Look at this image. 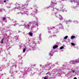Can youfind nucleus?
Instances as JSON below:
<instances>
[{
    "instance_id": "obj_1",
    "label": "nucleus",
    "mask_w": 79,
    "mask_h": 79,
    "mask_svg": "<svg viewBox=\"0 0 79 79\" xmlns=\"http://www.w3.org/2000/svg\"><path fill=\"white\" fill-rule=\"evenodd\" d=\"M54 2H56V0H53H53H52L51 4V10L53 11V13H52V15H55V16L56 18H58V16H59V14L58 13V12L59 11L58 10V9H56V8H54L53 7V6H55L56 5V3H54Z\"/></svg>"
},
{
    "instance_id": "obj_2",
    "label": "nucleus",
    "mask_w": 79,
    "mask_h": 79,
    "mask_svg": "<svg viewBox=\"0 0 79 79\" xmlns=\"http://www.w3.org/2000/svg\"><path fill=\"white\" fill-rule=\"evenodd\" d=\"M16 8H19V10H20L21 11L20 13H21L22 15H25V14H26V12L24 10H26V9L25 8L24 9V8H23V7H20L19 8V4H16ZM24 11H25L24 13Z\"/></svg>"
},
{
    "instance_id": "obj_3",
    "label": "nucleus",
    "mask_w": 79,
    "mask_h": 79,
    "mask_svg": "<svg viewBox=\"0 0 79 79\" xmlns=\"http://www.w3.org/2000/svg\"><path fill=\"white\" fill-rule=\"evenodd\" d=\"M40 65L41 68H47L46 69L47 70H50V68H51V66L53 67L55 66L54 64L52 65V64L51 63H50L49 64H47L46 66H45V65L42 66V65L41 64Z\"/></svg>"
},
{
    "instance_id": "obj_4",
    "label": "nucleus",
    "mask_w": 79,
    "mask_h": 79,
    "mask_svg": "<svg viewBox=\"0 0 79 79\" xmlns=\"http://www.w3.org/2000/svg\"><path fill=\"white\" fill-rule=\"evenodd\" d=\"M34 23H35V25H36L37 26H38V23L37 22H36L32 23L31 22H29L27 25H26V26L24 27V29H29L31 27V24H34Z\"/></svg>"
},
{
    "instance_id": "obj_5",
    "label": "nucleus",
    "mask_w": 79,
    "mask_h": 79,
    "mask_svg": "<svg viewBox=\"0 0 79 79\" xmlns=\"http://www.w3.org/2000/svg\"><path fill=\"white\" fill-rule=\"evenodd\" d=\"M32 44L31 45V47L32 48V50H35V47H36V44H35V43L34 41H32Z\"/></svg>"
},
{
    "instance_id": "obj_6",
    "label": "nucleus",
    "mask_w": 79,
    "mask_h": 79,
    "mask_svg": "<svg viewBox=\"0 0 79 79\" xmlns=\"http://www.w3.org/2000/svg\"><path fill=\"white\" fill-rule=\"evenodd\" d=\"M37 10L35 9L32 11V12L31 13V15L32 16H34V15H35V14H36L37 13Z\"/></svg>"
},
{
    "instance_id": "obj_7",
    "label": "nucleus",
    "mask_w": 79,
    "mask_h": 79,
    "mask_svg": "<svg viewBox=\"0 0 79 79\" xmlns=\"http://www.w3.org/2000/svg\"><path fill=\"white\" fill-rule=\"evenodd\" d=\"M25 5H26V4H23L22 6V7L21 8H24V9H25V10H24L23 11V12L24 13L25 11H26V14H27V13L28 12V10H27V9L26 8H24V6H25Z\"/></svg>"
},
{
    "instance_id": "obj_8",
    "label": "nucleus",
    "mask_w": 79,
    "mask_h": 79,
    "mask_svg": "<svg viewBox=\"0 0 79 79\" xmlns=\"http://www.w3.org/2000/svg\"><path fill=\"white\" fill-rule=\"evenodd\" d=\"M37 71H38L39 73H42V72H43V71H44V69L42 68L40 69H37Z\"/></svg>"
},
{
    "instance_id": "obj_9",
    "label": "nucleus",
    "mask_w": 79,
    "mask_h": 79,
    "mask_svg": "<svg viewBox=\"0 0 79 79\" xmlns=\"http://www.w3.org/2000/svg\"><path fill=\"white\" fill-rule=\"evenodd\" d=\"M48 30H50V29H52V30H54V31H55L56 30V28H55L54 27H53L52 28H51V27H49L48 28Z\"/></svg>"
},
{
    "instance_id": "obj_10",
    "label": "nucleus",
    "mask_w": 79,
    "mask_h": 79,
    "mask_svg": "<svg viewBox=\"0 0 79 79\" xmlns=\"http://www.w3.org/2000/svg\"><path fill=\"white\" fill-rule=\"evenodd\" d=\"M28 69H31V68H28L26 67L24 70V71H25V72H27V71H28Z\"/></svg>"
},
{
    "instance_id": "obj_11",
    "label": "nucleus",
    "mask_w": 79,
    "mask_h": 79,
    "mask_svg": "<svg viewBox=\"0 0 79 79\" xmlns=\"http://www.w3.org/2000/svg\"><path fill=\"white\" fill-rule=\"evenodd\" d=\"M49 56H53V52H52V51H51L49 53Z\"/></svg>"
},
{
    "instance_id": "obj_12",
    "label": "nucleus",
    "mask_w": 79,
    "mask_h": 79,
    "mask_svg": "<svg viewBox=\"0 0 79 79\" xmlns=\"http://www.w3.org/2000/svg\"><path fill=\"white\" fill-rule=\"evenodd\" d=\"M60 8H61V9L60 11H63V12L64 11V10H63V9H62V8H63V5H60Z\"/></svg>"
},
{
    "instance_id": "obj_13",
    "label": "nucleus",
    "mask_w": 79,
    "mask_h": 79,
    "mask_svg": "<svg viewBox=\"0 0 79 79\" xmlns=\"http://www.w3.org/2000/svg\"><path fill=\"white\" fill-rule=\"evenodd\" d=\"M46 74H47V76H52V73H50L48 72V73H46Z\"/></svg>"
},
{
    "instance_id": "obj_14",
    "label": "nucleus",
    "mask_w": 79,
    "mask_h": 79,
    "mask_svg": "<svg viewBox=\"0 0 79 79\" xmlns=\"http://www.w3.org/2000/svg\"><path fill=\"white\" fill-rule=\"evenodd\" d=\"M59 19L60 20H63V18L62 17V16L61 15H59Z\"/></svg>"
},
{
    "instance_id": "obj_15",
    "label": "nucleus",
    "mask_w": 79,
    "mask_h": 79,
    "mask_svg": "<svg viewBox=\"0 0 79 79\" xmlns=\"http://www.w3.org/2000/svg\"><path fill=\"white\" fill-rule=\"evenodd\" d=\"M57 47H58V46L56 45H55L53 47V48L54 49H55V48H56Z\"/></svg>"
},
{
    "instance_id": "obj_16",
    "label": "nucleus",
    "mask_w": 79,
    "mask_h": 79,
    "mask_svg": "<svg viewBox=\"0 0 79 79\" xmlns=\"http://www.w3.org/2000/svg\"><path fill=\"white\" fill-rule=\"evenodd\" d=\"M3 40H4V38H3L1 41L0 44H3Z\"/></svg>"
},
{
    "instance_id": "obj_17",
    "label": "nucleus",
    "mask_w": 79,
    "mask_h": 79,
    "mask_svg": "<svg viewBox=\"0 0 79 79\" xmlns=\"http://www.w3.org/2000/svg\"><path fill=\"white\" fill-rule=\"evenodd\" d=\"M29 35H30V36H32V35H33L32 32H29Z\"/></svg>"
},
{
    "instance_id": "obj_18",
    "label": "nucleus",
    "mask_w": 79,
    "mask_h": 79,
    "mask_svg": "<svg viewBox=\"0 0 79 79\" xmlns=\"http://www.w3.org/2000/svg\"><path fill=\"white\" fill-rule=\"evenodd\" d=\"M74 38H75V36H72L71 37V39H74Z\"/></svg>"
},
{
    "instance_id": "obj_19",
    "label": "nucleus",
    "mask_w": 79,
    "mask_h": 79,
    "mask_svg": "<svg viewBox=\"0 0 79 79\" xmlns=\"http://www.w3.org/2000/svg\"><path fill=\"white\" fill-rule=\"evenodd\" d=\"M18 36H16L15 37V38L16 40H18Z\"/></svg>"
},
{
    "instance_id": "obj_20",
    "label": "nucleus",
    "mask_w": 79,
    "mask_h": 79,
    "mask_svg": "<svg viewBox=\"0 0 79 79\" xmlns=\"http://www.w3.org/2000/svg\"><path fill=\"white\" fill-rule=\"evenodd\" d=\"M69 22H72V20L70 21V20H69L67 22H66V24H67V23H69Z\"/></svg>"
},
{
    "instance_id": "obj_21",
    "label": "nucleus",
    "mask_w": 79,
    "mask_h": 79,
    "mask_svg": "<svg viewBox=\"0 0 79 79\" xmlns=\"http://www.w3.org/2000/svg\"><path fill=\"white\" fill-rule=\"evenodd\" d=\"M73 22L75 23V24H77V21H76L74 20Z\"/></svg>"
},
{
    "instance_id": "obj_22",
    "label": "nucleus",
    "mask_w": 79,
    "mask_h": 79,
    "mask_svg": "<svg viewBox=\"0 0 79 79\" xmlns=\"http://www.w3.org/2000/svg\"><path fill=\"white\" fill-rule=\"evenodd\" d=\"M42 35V34H40V35L39 36V38H40V40H41V37H41Z\"/></svg>"
},
{
    "instance_id": "obj_23",
    "label": "nucleus",
    "mask_w": 79,
    "mask_h": 79,
    "mask_svg": "<svg viewBox=\"0 0 79 79\" xmlns=\"http://www.w3.org/2000/svg\"><path fill=\"white\" fill-rule=\"evenodd\" d=\"M75 2V0H71V2L73 3V2Z\"/></svg>"
},
{
    "instance_id": "obj_24",
    "label": "nucleus",
    "mask_w": 79,
    "mask_h": 79,
    "mask_svg": "<svg viewBox=\"0 0 79 79\" xmlns=\"http://www.w3.org/2000/svg\"><path fill=\"white\" fill-rule=\"evenodd\" d=\"M68 37V36H66L65 37H64V39H67Z\"/></svg>"
},
{
    "instance_id": "obj_25",
    "label": "nucleus",
    "mask_w": 79,
    "mask_h": 79,
    "mask_svg": "<svg viewBox=\"0 0 79 79\" xmlns=\"http://www.w3.org/2000/svg\"><path fill=\"white\" fill-rule=\"evenodd\" d=\"M72 45H73V46H74L75 45V44H74L73 43H72L71 44Z\"/></svg>"
},
{
    "instance_id": "obj_26",
    "label": "nucleus",
    "mask_w": 79,
    "mask_h": 79,
    "mask_svg": "<svg viewBox=\"0 0 79 79\" xmlns=\"http://www.w3.org/2000/svg\"><path fill=\"white\" fill-rule=\"evenodd\" d=\"M63 48H64V47L62 46L61 47H60V50H62V49H63Z\"/></svg>"
},
{
    "instance_id": "obj_27",
    "label": "nucleus",
    "mask_w": 79,
    "mask_h": 79,
    "mask_svg": "<svg viewBox=\"0 0 79 79\" xmlns=\"http://www.w3.org/2000/svg\"><path fill=\"white\" fill-rule=\"evenodd\" d=\"M17 24H18V25H19V24H14L13 25H14V26H16V25H17Z\"/></svg>"
},
{
    "instance_id": "obj_28",
    "label": "nucleus",
    "mask_w": 79,
    "mask_h": 79,
    "mask_svg": "<svg viewBox=\"0 0 79 79\" xmlns=\"http://www.w3.org/2000/svg\"><path fill=\"white\" fill-rule=\"evenodd\" d=\"M25 51H26V48H24L23 50V52L24 53V52H25Z\"/></svg>"
},
{
    "instance_id": "obj_29",
    "label": "nucleus",
    "mask_w": 79,
    "mask_h": 79,
    "mask_svg": "<svg viewBox=\"0 0 79 79\" xmlns=\"http://www.w3.org/2000/svg\"><path fill=\"white\" fill-rule=\"evenodd\" d=\"M30 0H27L26 2L27 3V2H30Z\"/></svg>"
},
{
    "instance_id": "obj_30",
    "label": "nucleus",
    "mask_w": 79,
    "mask_h": 79,
    "mask_svg": "<svg viewBox=\"0 0 79 79\" xmlns=\"http://www.w3.org/2000/svg\"><path fill=\"white\" fill-rule=\"evenodd\" d=\"M31 71V69H28V70H27V72H29V71Z\"/></svg>"
},
{
    "instance_id": "obj_31",
    "label": "nucleus",
    "mask_w": 79,
    "mask_h": 79,
    "mask_svg": "<svg viewBox=\"0 0 79 79\" xmlns=\"http://www.w3.org/2000/svg\"><path fill=\"white\" fill-rule=\"evenodd\" d=\"M10 73H13V72H12V71H11V70H10V71L9 72Z\"/></svg>"
},
{
    "instance_id": "obj_32",
    "label": "nucleus",
    "mask_w": 79,
    "mask_h": 79,
    "mask_svg": "<svg viewBox=\"0 0 79 79\" xmlns=\"http://www.w3.org/2000/svg\"><path fill=\"white\" fill-rule=\"evenodd\" d=\"M72 72L73 73H74V72H75V70H73L72 71Z\"/></svg>"
},
{
    "instance_id": "obj_33",
    "label": "nucleus",
    "mask_w": 79,
    "mask_h": 79,
    "mask_svg": "<svg viewBox=\"0 0 79 79\" xmlns=\"http://www.w3.org/2000/svg\"><path fill=\"white\" fill-rule=\"evenodd\" d=\"M77 5H79V2H77Z\"/></svg>"
},
{
    "instance_id": "obj_34",
    "label": "nucleus",
    "mask_w": 79,
    "mask_h": 79,
    "mask_svg": "<svg viewBox=\"0 0 79 79\" xmlns=\"http://www.w3.org/2000/svg\"><path fill=\"white\" fill-rule=\"evenodd\" d=\"M56 35H53L52 36V37H55V36H56Z\"/></svg>"
},
{
    "instance_id": "obj_35",
    "label": "nucleus",
    "mask_w": 79,
    "mask_h": 79,
    "mask_svg": "<svg viewBox=\"0 0 79 79\" xmlns=\"http://www.w3.org/2000/svg\"><path fill=\"white\" fill-rule=\"evenodd\" d=\"M7 7L8 8H10V6H7Z\"/></svg>"
},
{
    "instance_id": "obj_36",
    "label": "nucleus",
    "mask_w": 79,
    "mask_h": 79,
    "mask_svg": "<svg viewBox=\"0 0 79 79\" xmlns=\"http://www.w3.org/2000/svg\"><path fill=\"white\" fill-rule=\"evenodd\" d=\"M5 19V18H3V21H4Z\"/></svg>"
},
{
    "instance_id": "obj_37",
    "label": "nucleus",
    "mask_w": 79,
    "mask_h": 79,
    "mask_svg": "<svg viewBox=\"0 0 79 79\" xmlns=\"http://www.w3.org/2000/svg\"><path fill=\"white\" fill-rule=\"evenodd\" d=\"M48 33H50V32H51V31H48Z\"/></svg>"
},
{
    "instance_id": "obj_38",
    "label": "nucleus",
    "mask_w": 79,
    "mask_h": 79,
    "mask_svg": "<svg viewBox=\"0 0 79 79\" xmlns=\"http://www.w3.org/2000/svg\"><path fill=\"white\" fill-rule=\"evenodd\" d=\"M31 73L32 74H34V73H33V72H31Z\"/></svg>"
},
{
    "instance_id": "obj_39",
    "label": "nucleus",
    "mask_w": 79,
    "mask_h": 79,
    "mask_svg": "<svg viewBox=\"0 0 79 79\" xmlns=\"http://www.w3.org/2000/svg\"><path fill=\"white\" fill-rule=\"evenodd\" d=\"M6 0H4V2H6Z\"/></svg>"
},
{
    "instance_id": "obj_40",
    "label": "nucleus",
    "mask_w": 79,
    "mask_h": 79,
    "mask_svg": "<svg viewBox=\"0 0 79 79\" xmlns=\"http://www.w3.org/2000/svg\"><path fill=\"white\" fill-rule=\"evenodd\" d=\"M21 22H23V23H24V21L22 20V21H21Z\"/></svg>"
},
{
    "instance_id": "obj_41",
    "label": "nucleus",
    "mask_w": 79,
    "mask_h": 79,
    "mask_svg": "<svg viewBox=\"0 0 79 79\" xmlns=\"http://www.w3.org/2000/svg\"><path fill=\"white\" fill-rule=\"evenodd\" d=\"M74 79H77V78L75 77V78H74Z\"/></svg>"
},
{
    "instance_id": "obj_42",
    "label": "nucleus",
    "mask_w": 79,
    "mask_h": 79,
    "mask_svg": "<svg viewBox=\"0 0 79 79\" xmlns=\"http://www.w3.org/2000/svg\"><path fill=\"white\" fill-rule=\"evenodd\" d=\"M44 79H47V78H46V77H44Z\"/></svg>"
},
{
    "instance_id": "obj_43",
    "label": "nucleus",
    "mask_w": 79,
    "mask_h": 79,
    "mask_svg": "<svg viewBox=\"0 0 79 79\" xmlns=\"http://www.w3.org/2000/svg\"><path fill=\"white\" fill-rule=\"evenodd\" d=\"M16 23V21H15V23Z\"/></svg>"
},
{
    "instance_id": "obj_44",
    "label": "nucleus",
    "mask_w": 79,
    "mask_h": 79,
    "mask_svg": "<svg viewBox=\"0 0 79 79\" xmlns=\"http://www.w3.org/2000/svg\"><path fill=\"white\" fill-rule=\"evenodd\" d=\"M22 26V25H19V26L20 27V26Z\"/></svg>"
},
{
    "instance_id": "obj_45",
    "label": "nucleus",
    "mask_w": 79,
    "mask_h": 79,
    "mask_svg": "<svg viewBox=\"0 0 79 79\" xmlns=\"http://www.w3.org/2000/svg\"><path fill=\"white\" fill-rule=\"evenodd\" d=\"M7 18H10V17H7Z\"/></svg>"
},
{
    "instance_id": "obj_46",
    "label": "nucleus",
    "mask_w": 79,
    "mask_h": 79,
    "mask_svg": "<svg viewBox=\"0 0 79 79\" xmlns=\"http://www.w3.org/2000/svg\"><path fill=\"white\" fill-rule=\"evenodd\" d=\"M62 24H61V23L60 24V25H61Z\"/></svg>"
},
{
    "instance_id": "obj_47",
    "label": "nucleus",
    "mask_w": 79,
    "mask_h": 79,
    "mask_svg": "<svg viewBox=\"0 0 79 79\" xmlns=\"http://www.w3.org/2000/svg\"><path fill=\"white\" fill-rule=\"evenodd\" d=\"M64 11H66V10H64Z\"/></svg>"
},
{
    "instance_id": "obj_48",
    "label": "nucleus",
    "mask_w": 79,
    "mask_h": 79,
    "mask_svg": "<svg viewBox=\"0 0 79 79\" xmlns=\"http://www.w3.org/2000/svg\"><path fill=\"white\" fill-rule=\"evenodd\" d=\"M10 48V47H9V48Z\"/></svg>"
},
{
    "instance_id": "obj_49",
    "label": "nucleus",
    "mask_w": 79,
    "mask_h": 79,
    "mask_svg": "<svg viewBox=\"0 0 79 79\" xmlns=\"http://www.w3.org/2000/svg\"><path fill=\"white\" fill-rule=\"evenodd\" d=\"M27 5H28L27 4Z\"/></svg>"
},
{
    "instance_id": "obj_50",
    "label": "nucleus",
    "mask_w": 79,
    "mask_h": 79,
    "mask_svg": "<svg viewBox=\"0 0 79 79\" xmlns=\"http://www.w3.org/2000/svg\"><path fill=\"white\" fill-rule=\"evenodd\" d=\"M7 0V1H8V0Z\"/></svg>"
},
{
    "instance_id": "obj_51",
    "label": "nucleus",
    "mask_w": 79,
    "mask_h": 79,
    "mask_svg": "<svg viewBox=\"0 0 79 79\" xmlns=\"http://www.w3.org/2000/svg\"><path fill=\"white\" fill-rule=\"evenodd\" d=\"M49 37H50V36Z\"/></svg>"
}]
</instances>
